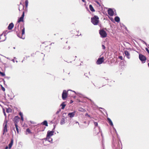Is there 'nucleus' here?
<instances>
[{"label": "nucleus", "instance_id": "obj_13", "mask_svg": "<svg viewBox=\"0 0 149 149\" xmlns=\"http://www.w3.org/2000/svg\"><path fill=\"white\" fill-rule=\"evenodd\" d=\"M14 27V24L13 23H10L8 25V30L12 29Z\"/></svg>", "mask_w": 149, "mask_h": 149}, {"label": "nucleus", "instance_id": "obj_48", "mask_svg": "<svg viewBox=\"0 0 149 149\" xmlns=\"http://www.w3.org/2000/svg\"><path fill=\"white\" fill-rule=\"evenodd\" d=\"M97 3L98 4H99V3L98 2H97Z\"/></svg>", "mask_w": 149, "mask_h": 149}, {"label": "nucleus", "instance_id": "obj_10", "mask_svg": "<svg viewBox=\"0 0 149 149\" xmlns=\"http://www.w3.org/2000/svg\"><path fill=\"white\" fill-rule=\"evenodd\" d=\"M54 131H48L47 132V136H51L53 135Z\"/></svg>", "mask_w": 149, "mask_h": 149}, {"label": "nucleus", "instance_id": "obj_54", "mask_svg": "<svg viewBox=\"0 0 149 149\" xmlns=\"http://www.w3.org/2000/svg\"><path fill=\"white\" fill-rule=\"evenodd\" d=\"M100 109H103L102 108H100Z\"/></svg>", "mask_w": 149, "mask_h": 149}, {"label": "nucleus", "instance_id": "obj_57", "mask_svg": "<svg viewBox=\"0 0 149 149\" xmlns=\"http://www.w3.org/2000/svg\"><path fill=\"white\" fill-rule=\"evenodd\" d=\"M7 79H8L9 78L8 77H7Z\"/></svg>", "mask_w": 149, "mask_h": 149}, {"label": "nucleus", "instance_id": "obj_55", "mask_svg": "<svg viewBox=\"0 0 149 149\" xmlns=\"http://www.w3.org/2000/svg\"><path fill=\"white\" fill-rule=\"evenodd\" d=\"M14 131H15V128H14Z\"/></svg>", "mask_w": 149, "mask_h": 149}, {"label": "nucleus", "instance_id": "obj_24", "mask_svg": "<svg viewBox=\"0 0 149 149\" xmlns=\"http://www.w3.org/2000/svg\"><path fill=\"white\" fill-rule=\"evenodd\" d=\"M6 111L7 113H10L12 111V109L11 108H8V109H7Z\"/></svg>", "mask_w": 149, "mask_h": 149}, {"label": "nucleus", "instance_id": "obj_4", "mask_svg": "<svg viewBox=\"0 0 149 149\" xmlns=\"http://www.w3.org/2000/svg\"><path fill=\"white\" fill-rule=\"evenodd\" d=\"M139 58L140 60L143 63H145V61L146 59V57L142 54H139Z\"/></svg>", "mask_w": 149, "mask_h": 149}, {"label": "nucleus", "instance_id": "obj_5", "mask_svg": "<svg viewBox=\"0 0 149 149\" xmlns=\"http://www.w3.org/2000/svg\"><path fill=\"white\" fill-rule=\"evenodd\" d=\"M104 61V57H102L99 58L96 62V63L98 65H100Z\"/></svg>", "mask_w": 149, "mask_h": 149}, {"label": "nucleus", "instance_id": "obj_35", "mask_svg": "<svg viewBox=\"0 0 149 149\" xmlns=\"http://www.w3.org/2000/svg\"><path fill=\"white\" fill-rule=\"evenodd\" d=\"M85 116H88L89 117H90V116L87 113L86 114Z\"/></svg>", "mask_w": 149, "mask_h": 149}, {"label": "nucleus", "instance_id": "obj_21", "mask_svg": "<svg viewBox=\"0 0 149 149\" xmlns=\"http://www.w3.org/2000/svg\"><path fill=\"white\" fill-rule=\"evenodd\" d=\"M115 20L117 22H118L120 21L119 17L118 16H116L114 18Z\"/></svg>", "mask_w": 149, "mask_h": 149}, {"label": "nucleus", "instance_id": "obj_47", "mask_svg": "<svg viewBox=\"0 0 149 149\" xmlns=\"http://www.w3.org/2000/svg\"><path fill=\"white\" fill-rule=\"evenodd\" d=\"M22 7H23V8H24V6L22 5Z\"/></svg>", "mask_w": 149, "mask_h": 149}, {"label": "nucleus", "instance_id": "obj_38", "mask_svg": "<svg viewBox=\"0 0 149 149\" xmlns=\"http://www.w3.org/2000/svg\"><path fill=\"white\" fill-rule=\"evenodd\" d=\"M30 122L31 123V124H34V122H33V121H30Z\"/></svg>", "mask_w": 149, "mask_h": 149}, {"label": "nucleus", "instance_id": "obj_61", "mask_svg": "<svg viewBox=\"0 0 149 149\" xmlns=\"http://www.w3.org/2000/svg\"><path fill=\"white\" fill-rule=\"evenodd\" d=\"M1 39V38L0 37V40Z\"/></svg>", "mask_w": 149, "mask_h": 149}, {"label": "nucleus", "instance_id": "obj_28", "mask_svg": "<svg viewBox=\"0 0 149 149\" xmlns=\"http://www.w3.org/2000/svg\"><path fill=\"white\" fill-rule=\"evenodd\" d=\"M61 111V109H59L58 111L56 112V114H58Z\"/></svg>", "mask_w": 149, "mask_h": 149}, {"label": "nucleus", "instance_id": "obj_8", "mask_svg": "<svg viewBox=\"0 0 149 149\" xmlns=\"http://www.w3.org/2000/svg\"><path fill=\"white\" fill-rule=\"evenodd\" d=\"M24 12L23 11V12L22 14V15L21 17L18 19L17 22V23H19L21 22L24 21Z\"/></svg>", "mask_w": 149, "mask_h": 149}, {"label": "nucleus", "instance_id": "obj_29", "mask_svg": "<svg viewBox=\"0 0 149 149\" xmlns=\"http://www.w3.org/2000/svg\"><path fill=\"white\" fill-rule=\"evenodd\" d=\"M140 40L141 41L143 42V44H145V45H147V43H146V42L144 41L143 40H141V39H140Z\"/></svg>", "mask_w": 149, "mask_h": 149}, {"label": "nucleus", "instance_id": "obj_17", "mask_svg": "<svg viewBox=\"0 0 149 149\" xmlns=\"http://www.w3.org/2000/svg\"><path fill=\"white\" fill-rule=\"evenodd\" d=\"M107 120L109 124H110V125H111L113 127V123L111 119L110 118H107Z\"/></svg>", "mask_w": 149, "mask_h": 149}, {"label": "nucleus", "instance_id": "obj_23", "mask_svg": "<svg viewBox=\"0 0 149 149\" xmlns=\"http://www.w3.org/2000/svg\"><path fill=\"white\" fill-rule=\"evenodd\" d=\"M65 102H63L61 104V106L62 107H61V109H63L65 108L66 105L65 104H64Z\"/></svg>", "mask_w": 149, "mask_h": 149}, {"label": "nucleus", "instance_id": "obj_37", "mask_svg": "<svg viewBox=\"0 0 149 149\" xmlns=\"http://www.w3.org/2000/svg\"><path fill=\"white\" fill-rule=\"evenodd\" d=\"M3 112L4 115L6 116V113L5 112V110L4 109H3Z\"/></svg>", "mask_w": 149, "mask_h": 149}, {"label": "nucleus", "instance_id": "obj_34", "mask_svg": "<svg viewBox=\"0 0 149 149\" xmlns=\"http://www.w3.org/2000/svg\"><path fill=\"white\" fill-rule=\"evenodd\" d=\"M146 50L147 52L149 54V50H148V49L147 48H146Z\"/></svg>", "mask_w": 149, "mask_h": 149}, {"label": "nucleus", "instance_id": "obj_40", "mask_svg": "<svg viewBox=\"0 0 149 149\" xmlns=\"http://www.w3.org/2000/svg\"><path fill=\"white\" fill-rule=\"evenodd\" d=\"M6 38H5V39L4 40L1 41H0V42H2V41H5L6 40Z\"/></svg>", "mask_w": 149, "mask_h": 149}, {"label": "nucleus", "instance_id": "obj_9", "mask_svg": "<svg viewBox=\"0 0 149 149\" xmlns=\"http://www.w3.org/2000/svg\"><path fill=\"white\" fill-rule=\"evenodd\" d=\"M108 13L111 16H113L114 14L113 11L111 9H109L108 10Z\"/></svg>", "mask_w": 149, "mask_h": 149}, {"label": "nucleus", "instance_id": "obj_20", "mask_svg": "<svg viewBox=\"0 0 149 149\" xmlns=\"http://www.w3.org/2000/svg\"><path fill=\"white\" fill-rule=\"evenodd\" d=\"M41 124L46 126H48V123L46 120H44L42 123Z\"/></svg>", "mask_w": 149, "mask_h": 149}, {"label": "nucleus", "instance_id": "obj_60", "mask_svg": "<svg viewBox=\"0 0 149 149\" xmlns=\"http://www.w3.org/2000/svg\"><path fill=\"white\" fill-rule=\"evenodd\" d=\"M2 34H1V36H2Z\"/></svg>", "mask_w": 149, "mask_h": 149}, {"label": "nucleus", "instance_id": "obj_27", "mask_svg": "<svg viewBox=\"0 0 149 149\" xmlns=\"http://www.w3.org/2000/svg\"><path fill=\"white\" fill-rule=\"evenodd\" d=\"M0 74L2 76H4L5 75V74L4 72H1L0 71Z\"/></svg>", "mask_w": 149, "mask_h": 149}, {"label": "nucleus", "instance_id": "obj_41", "mask_svg": "<svg viewBox=\"0 0 149 149\" xmlns=\"http://www.w3.org/2000/svg\"><path fill=\"white\" fill-rule=\"evenodd\" d=\"M14 63L15 62V60L14 59H12L11 60Z\"/></svg>", "mask_w": 149, "mask_h": 149}, {"label": "nucleus", "instance_id": "obj_2", "mask_svg": "<svg viewBox=\"0 0 149 149\" xmlns=\"http://www.w3.org/2000/svg\"><path fill=\"white\" fill-rule=\"evenodd\" d=\"M20 27H21V28H22V36H20V35H19V34H18V33H17V36L19 37L20 38H21L22 39H24L25 38V36H23V35L25 34V28H24V25L21 26Z\"/></svg>", "mask_w": 149, "mask_h": 149}, {"label": "nucleus", "instance_id": "obj_26", "mask_svg": "<svg viewBox=\"0 0 149 149\" xmlns=\"http://www.w3.org/2000/svg\"><path fill=\"white\" fill-rule=\"evenodd\" d=\"M25 4L26 7H27L28 4V0H26L25 1Z\"/></svg>", "mask_w": 149, "mask_h": 149}, {"label": "nucleus", "instance_id": "obj_16", "mask_svg": "<svg viewBox=\"0 0 149 149\" xmlns=\"http://www.w3.org/2000/svg\"><path fill=\"white\" fill-rule=\"evenodd\" d=\"M13 139H11L10 142L8 145V147H9V149H10L11 148L12 146L13 145Z\"/></svg>", "mask_w": 149, "mask_h": 149}, {"label": "nucleus", "instance_id": "obj_56", "mask_svg": "<svg viewBox=\"0 0 149 149\" xmlns=\"http://www.w3.org/2000/svg\"><path fill=\"white\" fill-rule=\"evenodd\" d=\"M73 91V92H74V93H75V91Z\"/></svg>", "mask_w": 149, "mask_h": 149}, {"label": "nucleus", "instance_id": "obj_3", "mask_svg": "<svg viewBox=\"0 0 149 149\" xmlns=\"http://www.w3.org/2000/svg\"><path fill=\"white\" fill-rule=\"evenodd\" d=\"M99 33L101 37L103 38L106 37L107 35L106 31L103 30H100Z\"/></svg>", "mask_w": 149, "mask_h": 149}, {"label": "nucleus", "instance_id": "obj_45", "mask_svg": "<svg viewBox=\"0 0 149 149\" xmlns=\"http://www.w3.org/2000/svg\"><path fill=\"white\" fill-rule=\"evenodd\" d=\"M73 102L72 100L71 101V103H72Z\"/></svg>", "mask_w": 149, "mask_h": 149}, {"label": "nucleus", "instance_id": "obj_18", "mask_svg": "<svg viewBox=\"0 0 149 149\" xmlns=\"http://www.w3.org/2000/svg\"><path fill=\"white\" fill-rule=\"evenodd\" d=\"M7 131V124H6L4 126V127L3 128V134H4V133L5 132H6Z\"/></svg>", "mask_w": 149, "mask_h": 149}, {"label": "nucleus", "instance_id": "obj_1", "mask_svg": "<svg viewBox=\"0 0 149 149\" xmlns=\"http://www.w3.org/2000/svg\"><path fill=\"white\" fill-rule=\"evenodd\" d=\"M99 17L96 15H95L91 18V22L94 25H97L99 22Z\"/></svg>", "mask_w": 149, "mask_h": 149}, {"label": "nucleus", "instance_id": "obj_22", "mask_svg": "<svg viewBox=\"0 0 149 149\" xmlns=\"http://www.w3.org/2000/svg\"><path fill=\"white\" fill-rule=\"evenodd\" d=\"M89 9L92 12L95 11V10L91 5H89Z\"/></svg>", "mask_w": 149, "mask_h": 149}, {"label": "nucleus", "instance_id": "obj_11", "mask_svg": "<svg viewBox=\"0 0 149 149\" xmlns=\"http://www.w3.org/2000/svg\"><path fill=\"white\" fill-rule=\"evenodd\" d=\"M75 113V111L73 112L69 113L68 114V116L70 118H72L74 116Z\"/></svg>", "mask_w": 149, "mask_h": 149}, {"label": "nucleus", "instance_id": "obj_6", "mask_svg": "<svg viewBox=\"0 0 149 149\" xmlns=\"http://www.w3.org/2000/svg\"><path fill=\"white\" fill-rule=\"evenodd\" d=\"M62 98L63 100H65L67 97V93L65 90H64L62 93Z\"/></svg>", "mask_w": 149, "mask_h": 149}, {"label": "nucleus", "instance_id": "obj_32", "mask_svg": "<svg viewBox=\"0 0 149 149\" xmlns=\"http://www.w3.org/2000/svg\"><path fill=\"white\" fill-rule=\"evenodd\" d=\"M94 125L95 126H98V123L96 122H94Z\"/></svg>", "mask_w": 149, "mask_h": 149}, {"label": "nucleus", "instance_id": "obj_62", "mask_svg": "<svg viewBox=\"0 0 149 149\" xmlns=\"http://www.w3.org/2000/svg\"><path fill=\"white\" fill-rule=\"evenodd\" d=\"M148 46H149V45H148Z\"/></svg>", "mask_w": 149, "mask_h": 149}, {"label": "nucleus", "instance_id": "obj_12", "mask_svg": "<svg viewBox=\"0 0 149 149\" xmlns=\"http://www.w3.org/2000/svg\"><path fill=\"white\" fill-rule=\"evenodd\" d=\"M46 139L49 142L52 143V139L51 137V136H46Z\"/></svg>", "mask_w": 149, "mask_h": 149}, {"label": "nucleus", "instance_id": "obj_31", "mask_svg": "<svg viewBox=\"0 0 149 149\" xmlns=\"http://www.w3.org/2000/svg\"><path fill=\"white\" fill-rule=\"evenodd\" d=\"M19 115L21 117H23V114L22 113L20 112L19 113Z\"/></svg>", "mask_w": 149, "mask_h": 149}, {"label": "nucleus", "instance_id": "obj_14", "mask_svg": "<svg viewBox=\"0 0 149 149\" xmlns=\"http://www.w3.org/2000/svg\"><path fill=\"white\" fill-rule=\"evenodd\" d=\"M124 54L125 55L127 56V58L129 59L130 58V54H129V52L127 51H125Z\"/></svg>", "mask_w": 149, "mask_h": 149}, {"label": "nucleus", "instance_id": "obj_46", "mask_svg": "<svg viewBox=\"0 0 149 149\" xmlns=\"http://www.w3.org/2000/svg\"><path fill=\"white\" fill-rule=\"evenodd\" d=\"M76 123H78V124H79V123H78V122H77Z\"/></svg>", "mask_w": 149, "mask_h": 149}, {"label": "nucleus", "instance_id": "obj_53", "mask_svg": "<svg viewBox=\"0 0 149 149\" xmlns=\"http://www.w3.org/2000/svg\"><path fill=\"white\" fill-rule=\"evenodd\" d=\"M89 100H90L91 101H92V100H91V99H89Z\"/></svg>", "mask_w": 149, "mask_h": 149}, {"label": "nucleus", "instance_id": "obj_52", "mask_svg": "<svg viewBox=\"0 0 149 149\" xmlns=\"http://www.w3.org/2000/svg\"><path fill=\"white\" fill-rule=\"evenodd\" d=\"M19 11H20V8H19Z\"/></svg>", "mask_w": 149, "mask_h": 149}, {"label": "nucleus", "instance_id": "obj_33", "mask_svg": "<svg viewBox=\"0 0 149 149\" xmlns=\"http://www.w3.org/2000/svg\"><path fill=\"white\" fill-rule=\"evenodd\" d=\"M102 49H105V47L104 46V45H102Z\"/></svg>", "mask_w": 149, "mask_h": 149}, {"label": "nucleus", "instance_id": "obj_25", "mask_svg": "<svg viewBox=\"0 0 149 149\" xmlns=\"http://www.w3.org/2000/svg\"><path fill=\"white\" fill-rule=\"evenodd\" d=\"M15 127H16V130H17V133H19V129L18 128V126L17 125H16V124H15Z\"/></svg>", "mask_w": 149, "mask_h": 149}, {"label": "nucleus", "instance_id": "obj_36", "mask_svg": "<svg viewBox=\"0 0 149 149\" xmlns=\"http://www.w3.org/2000/svg\"><path fill=\"white\" fill-rule=\"evenodd\" d=\"M119 58L121 60H122L123 59V57L122 56H120L119 57Z\"/></svg>", "mask_w": 149, "mask_h": 149}, {"label": "nucleus", "instance_id": "obj_19", "mask_svg": "<svg viewBox=\"0 0 149 149\" xmlns=\"http://www.w3.org/2000/svg\"><path fill=\"white\" fill-rule=\"evenodd\" d=\"M31 131L30 130L29 128H27L26 129V134H28L31 133Z\"/></svg>", "mask_w": 149, "mask_h": 149}, {"label": "nucleus", "instance_id": "obj_49", "mask_svg": "<svg viewBox=\"0 0 149 149\" xmlns=\"http://www.w3.org/2000/svg\"><path fill=\"white\" fill-rule=\"evenodd\" d=\"M54 43H52L50 44V45H51L52 44Z\"/></svg>", "mask_w": 149, "mask_h": 149}, {"label": "nucleus", "instance_id": "obj_44", "mask_svg": "<svg viewBox=\"0 0 149 149\" xmlns=\"http://www.w3.org/2000/svg\"><path fill=\"white\" fill-rule=\"evenodd\" d=\"M8 147L7 146H6V148L5 149H8Z\"/></svg>", "mask_w": 149, "mask_h": 149}, {"label": "nucleus", "instance_id": "obj_50", "mask_svg": "<svg viewBox=\"0 0 149 149\" xmlns=\"http://www.w3.org/2000/svg\"><path fill=\"white\" fill-rule=\"evenodd\" d=\"M16 61V63H17V62H18V61Z\"/></svg>", "mask_w": 149, "mask_h": 149}, {"label": "nucleus", "instance_id": "obj_15", "mask_svg": "<svg viewBox=\"0 0 149 149\" xmlns=\"http://www.w3.org/2000/svg\"><path fill=\"white\" fill-rule=\"evenodd\" d=\"M65 119L62 118L61 120L60 124L61 125H63L65 123Z\"/></svg>", "mask_w": 149, "mask_h": 149}, {"label": "nucleus", "instance_id": "obj_42", "mask_svg": "<svg viewBox=\"0 0 149 149\" xmlns=\"http://www.w3.org/2000/svg\"><path fill=\"white\" fill-rule=\"evenodd\" d=\"M6 35V33H5L4 34V36H5Z\"/></svg>", "mask_w": 149, "mask_h": 149}, {"label": "nucleus", "instance_id": "obj_43", "mask_svg": "<svg viewBox=\"0 0 149 149\" xmlns=\"http://www.w3.org/2000/svg\"><path fill=\"white\" fill-rule=\"evenodd\" d=\"M82 1L83 2H85V1L84 0H82Z\"/></svg>", "mask_w": 149, "mask_h": 149}, {"label": "nucleus", "instance_id": "obj_58", "mask_svg": "<svg viewBox=\"0 0 149 149\" xmlns=\"http://www.w3.org/2000/svg\"><path fill=\"white\" fill-rule=\"evenodd\" d=\"M7 79H8L9 78L8 77H7Z\"/></svg>", "mask_w": 149, "mask_h": 149}, {"label": "nucleus", "instance_id": "obj_59", "mask_svg": "<svg viewBox=\"0 0 149 149\" xmlns=\"http://www.w3.org/2000/svg\"><path fill=\"white\" fill-rule=\"evenodd\" d=\"M124 27H125V28H126V27H125V26H124Z\"/></svg>", "mask_w": 149, "mask_h": 149}, {"label": "nucleus", "instance_id": "obj_51", "mask_svg": "<svg viewBox=\"0 0 149 149\" xmlns=\"http://www.w3.org/2000/svg\"><path fill=\"white\" fill-rule=\"evenodd\" d=\"M114 129H115V130L116 132V129H115V128H114Z\"/></svg>", "mask_w": 149, "mask_h": 149}, {"label": "nucleus", "instance_id": "obj_30", "mask_svg": "<svg viewBox=\"0 0 149 149\" xmlns=\"http://www.w3.org/2000/svg\"><path fill=\"white\" fill-rule=\"evenodd\" d=\"M1 87L2 90L3 91H4L5 90V88L4 87H3L1 85Z\"/></svg>", "mask_w": 149, "mask_h": 149}, {"label": "nucleus", "instance_id": "obj_7", "mask_svg": "<svg viewBox=\"0 0 149 149\" xmlns=\"http://www.w3.org/2000/svg\"><path fill=\"white\" fill-rule=\"evenodd\" d=\"M19 119L20 118L18 116H17L15 117L13 119L15 125V124L17 125V124L19 122Z\"/></svg>", "mask_w": 149, "mask_h": 149}, {"label": "nucleus", "instance_id": "obj_39", "mask_svg": "<svg viewBox=\"0 0 149 149\" xmlns=\"http://www.w3.org/2000/svg\"><path fill=\"white\" fill-rule=\"evenodd\" d=\"M21 119L22 121H23L24 120V118H23V117H21Z\"/></svg>", "mask_w": 149, "mask_h": 149}]
</instances>
